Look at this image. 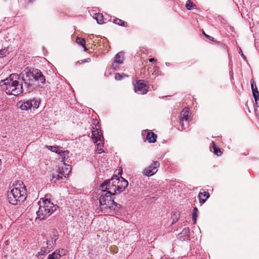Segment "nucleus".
Returning <instances> with one entry per match:
<instances>
[{
	"label": "nucleus",
	"mask_w": 259,
	"mask_h": 259,
	"mask_svg": "<svg viewBox=\"0 0 259 259\" xmlns=\"http://www.w3.org/2000/svg\"><path fill=\"white\" fill-rule=\"evenodd\" d=\"M22 79L24 81V86L27 88H33L35 86H41L40 84L36 85L35 81L38 83H45L46 78L42 72L37 69L32 67H26L22 73Z\"/></svg>",
	"instance_id": "f257e3e1"
},
{
	"label": "nucleus",
	"mask_w": 259,
	"mask_h": 259,
	"mask_svg": "<svg viewBox=\"0 0 259 259\" xmlns=\"http://www.w3.org/2000/svg\"><path fill=\"white\" fill-rule=\"evenodd\" d=\"M18 78V74H11L9 77L1 80V88L8 95L18 96L22 93L24 91L23 85L17 80Z\"/></svg>",
	"instance_id": "f03ea898"
},
{
	"label": "nucleus",
	"mask_w": 259,
	"mask_h": 259,
	"mask_svg": "<svg viewBox=\"0 0 259 259\" xmlns=\"http://www.w3.org/2000/svg\"><path fill=\"white\" fill-rule=\"evenodd\" d=\"M39 208L36 211L37 219L39 220H45L51 215L58 207L57 205H54L48 199H42L38 202Z\"/></svg>",
	"instance_id": "7ed1b4c3"
},
{
	"label": "nucleus",
	"mask_w": 259,
	"mask_h": 259,
	"mask_svg": "<svg viewBox=\"0 0 259 259\" xmlns=\"http://www.w3.org/2000/svg\"><path fill=\"white\" fill-rule=\"evenodd\" d=\"M26 198L24 187L14 188L8 193L9 202L13 205H17L24 201Z\"/></svg>",
	"instance_id": "20e7f679"
},
{
	"label": "nucleus",
	"mask_w": 259,
	"mask_h": 259,
	"mask_svg": "<svg viewBox=\"0 0 259 259\" xmlns=\"http://www.w3.org/2000/svg\"><path fill=\"white\" fill-rule=\"evenodd\" d=\"M99 195L100 196L99 199L100 206L106 205L110 208L114 209L120 207V205L114 201V198L112 197L113 195L107 194L106 192H104L102 190H101Z\"/></svg>",
	"instance_id": "39448f33"
},
{
	"label": "nucleus",
	"mask_w": 259,
	"mask_h": 259,
	"mask_svg": "<svg viewBox=\"0 0 259 259\" xmlns=\"http://www.w3.org/2000/svg\"><path fill=\"white\" fill-rule=\"evenodd\" d=\"M118 180L117 176L111 178L109 180H106L100 185L101 190L107 194L114 195L117 191V187L116 182Z\"/></svg>",
	"instance_id": "423d86ee"
},
{
	"label": "nucleus",
	"mask_w": 259,
	"mask_h": 259,
	"mask_svg": "<svg viewBox=\"0 0 259 259\" xmlns=\"http://www.w3.org/2000/svg\"><path fill=\"white\" fill-rule=\"evenodd\" d=\"M40 102V100L33 98V99L19 101L17 103V106L22 110L27 111L31 109L32 108L33 109L38 108Z\"/></svg>",
	"instance_id": "0eeeda50"
},
{
	"label": "nucleus",
	"mask_w": 259,
	"mask_h": 259,
	"mask_svg": "<svg viewBox=\"0 0 259 259\" xmlns=\"http://www.w3.org/2000/svg\"><path fill=\"white\" fill-rule=\"evenodd\" d=\"M159 165L160 164L158 161H154L149 167L144 169L143 171V175L147 177L153 176L157 171V168Z\"/></svg>",
	"instance_id": "6e6552de"
},
{
	"label": "nucleus",
	"mask_w": 259,
	"mask_h": 259,
	"mask_svg": "<svg viewBox=\"0 0 259 259\" xmlns=\"http://www.w3.org/2000/svg\"><path fill=\"white\" fill-rule=\"evenodd\" d=\"M70 172V168L66 167L65 169L62 168L61 170L58 169L53 174L52 179L51 180L53 181L55 179L56 180H60L63 179V177H66V176L68 175Z\"/></svg>",
	"instance_id": "1a4fd4ad"
},
{
	"label": "nucleus",
	"mask_w": 259,
	"mask_h": 259,
	"mask_svg": "<svg viewBox=\"0 0 259 259\" xmlns=\"http://www.w3.org/2000/svg\"><path fill=\"white\" fill-rule=\"evenodd\" d=\"M135 91L139 94H145L148 91V87L143 81L139 80L135 85Z\"/></svg>",
	"instance_id": "9d476101"
},
{
	"label": "nucleus",
	"mask_w": 259,
	"mask_h": 259,
	"mask_svg": "<svg viewBox=\"0 0 259 259\" xmlns=\"http://www.w3.org/2000/svg\"><path fill=\"white\" fill-rule=\"evenodd\" d=\"M92 138L94 143L104 142V137L100 128L92 131Z\"/></svg>",
	"instance_id": "9b49d317"
},
{
	"label": "nucleus",
	"mask_w": 259,
	"mask_h": 259,
	"mask_svg": "<svg viewBox=\"0 0 259 259\" xmlns=\"http://www.w3.org/2000/svg\"><path fill=\"white\" fill-rule=\"evenodd\" d=\"M189 111L188 109L183 110L180 116V124L182 126H184V120H186V126H188L189 125Z\"/></svg>",
	"instance_id": "f8f14e48"
},
{
	"label": "nucleus",
	"mask_w": 259,
	"mask_h": 259,
	"mask_svg": "<svg viewBox=\"0 0 259 259\" xmlns=\"http://www.w3.org/2000/svg\"><path fill=\"white\" fill-rule=\"evenodd\" d=\"M118 180L116 182L117 187V192L121 193L123 192L125 189L127 187L128 183L127 181L121 177V179L119 177H117Z\"/></svg>",
	"instance_id": "ddd939ff"
},
{
	"label": "nucleus",
	"mask_w": 259,
	"mask_h": 259,
	"mask_svg": "<svg viewBox=\"0 0 259 259\" xmlns=\"http://www.w3.org/2000/svg\"><path fill=\"white\" fill-rule=\"evenodd\" d=\"M124 53L123 52H120L115 55L114 62L117 64H123L124 63Z\"/></svg>",
	"instance_id": "4468645a"
},
{
	"label": "nucleus",
	"mask_w": 259,
	"mask_h": 259,
	"mask_svg": "<svg viewBox=\"0 0 259 259\" xmlns=\"http://www.w3.org/2000/svg\"><path fill=\"white\" fill-rule=\"evenodd\" d=\"M57 232L56 231H53V237H52L51 240H48L47 244L49 246L50 249H53V246L56 244V241L58 239Z\"/></svg>",
	"instance_id": "2eb2a0df"
},
{
	"label": "nucleus",
	"mask_w": 259,
	"mask_h": 259,
	"mask_svg": "<svg viewBox=\"0 0 259 259\" xmlns=\"http://www.w3.org/2000/svg\"><path fill=\"white\" fill-rule=\"evenodd\" d=\"M47 148L52 152L59 154L61 156L64 155L65 153H68V151H63L60 150L59 147L58 146H47Z\"/></svg>",
	"instance_id": "dca6fc26"
},
{
	"label": "nucleus",
	"mask_w": 259,
	"mask_h": 259,
	"mask_svg": "<svg viewBox=\"0 0 259 259\" xmlns=\"http://www.w3.org/2000/svg\"><path fill=\"white\" fill-rule=\"evenodd\" d=\"M49 246H47V247H41L40 251L38 252L36 255L38 258L40 259L43 258V256L48 254L50 251Z\"/></svg>",
	"instance_id": "f3484780"
},
{
	"label": "nucleus",
	"mask_w": 259,
	"mask_h": 259,
	"mask_svg": "<svg viewBox=\"0 0 259 259\" xmlns=\"http://www.w3.org/2000/svg\"><path fill=\"white\" fill-rule=\"evenodd\" d=\"M157 135L153 132H149L147 135V139L149 143H155L156 141Z\"/></svg>",
	"instance_id": "a211bd4d"
},
{
	"label": "nucleus",
	"mask_w": 259,
	"mask_h": 259,
	"mask_svg": "<svg viewBox=\"0 0 259 259\" xmlns=\"http://www.w3.org/2000/svg\"><path fill=\"white\" fill-rule=\"evenodd\" d=\"M60 250H56L52 254H49L48 259H59L61 257Z\"/></svg>",
	"instance_id": "6ab92c4d"
},
{
	"label": "nucleus",
	"mask_w": 259,
	"mask_h": 259,
	"mask_svg": "<svg viewBox=\"0 0 259 259\" xmlns=\"http://www.w3.org/2000/svg\"><path fill=\"white\" fill-rule=\"evenodd\" d=\"M94 18L97 20L98 24H101L104 23V17L102 14H95Z\"/></svg>",
	"instance_id": "aec40b11"
},
{
	"label": "nucleus",
	"mask_w": 259,
	"mask_h": 259,
	"mask_svg": "<svg viewBox=\"0 0 259 259\" xmlns=\"http://www.w3.org/2000/svg\"><path fill=\"white\" fill-rule=\"evenodd\" d=\"M198 210L196 207H194L193 208V211L192 213V220L194 222V223L195 224L197 220V218L198 215Z\"/></svg>",
	"instance_id": "412c9836"
},
{
	"label": "nucleus",
	"mask_w": 259,
	"mask_h": 259,
	"mask_svg": "<svg viewBox=\"0 0 259 259\" xmlns=\"http://www.w3.org/2000/svg\"><path fill=\"white\" fill-rule=\"evenodd\" d=\"M97 146L96 151L98 153L100 154L104 152L102 149V147H103L104 142H99L95 143Z\"/></svg>",
	"instance_id": "4be33fe9"
},
{
	"label": "nucleus",
	"mask_w": 259,
	"mask_h": 259,
	"mask_svg": "<svg viewBox=\"0 0 259 259\" xmlns=\"http://www.w3.org/2000/svg\"><path fill=\"white\" fill-rule=\"evenodd\" d=\"M114 22L120 26H127V23L120 19L118 18H115L114 20Z\"/></svg>",
	"instance_id": "5701e85b"
},
{
	"label": "nucleus",
	"mask_w": 259,
	"mask_h": 259,
	"mask_svg": "<svg viewBox=\"0 0 259 259\" xmlns=\"http://www.w3.org/2000/svg\"><path fill=\"white\" fill-rule=\"evenodd\" d=\"M9 54L8 48H5L0 50V58H3L7 56Z\"/></svg>",
	"instance_id": "b1692460"
},
{
	"label": "nucleus",
	"mask_w": 259,
	"mask_h": 259,
	"mask_svg": "<svg viewBox=\"0 0 259 259\" xmlns=\"http://www.w3.org/2000/svg\"><path fill=\"white\" fill-rule=\"evenodd\" d=\"M251 90L253 98H258V96H259V92L258 91L256 84H255V88L251 89Z\"/></svg>",
	"instance_id": "393cba45"
},
{
	"label": "nucleus",
	"mask_w": 259,
	"mask_h": 259,
	"mask_svg": "<svg viewBox=\"0 0 259 259\" xmlns=\"http://www.w3.org/2000/svg\"><path fill=\"white\" fill-rule=\"evenodd\" d=\"M76 41L78 44L81 46L84 45V44L85 43V39L79 37H77Z\"/></svg>",
	"instance_id": "a878e982"
},
{
	"label": "nucleus",
	"mask_w": 259,
	"mask_h": 259,
	"mask_svg": "<svg viewBox=\"0 0 259 259\" xmlns=\"http://www.w3.org/2000/svg\"><path fill=\"white\" fill-rule=\"evenodd\" d=\"M202 196L205 197L206 199H207L209 197V194L206 191H204L203 192H200L198 194V197H202Z\"/></svg>",
	"instance_id": "bb28decb"
},
{
	"label": "nucleus",
	"mask_w": 259,
	"mask_h": 259,
	"mask_svg": "<svg viewBox=\"0 0 259 259\" xmlns=\"http://www.w3.org/2000/svg\"><path fill=\"white\" fill-rule=\"evenodd\" d=\"M213 144L214 145V143L212 142ZM214 153L218 156H221L222 154V152L221 149L214 145L213 146Z\"/></svg>",
	"instance_id": "cd10ccee"
},
{
	"label": "nucleus",
	"mask_w": 259,
	"mask_h": 259,
	"mask_svg": "<svg viewBox=\"0 0 259 259\" xmlns=\"http://www.w3.org/2000/svg\"><path fill=\"white\" fill-rule=\"evenodd\" d=\"M195 4H193V3L190 0H189L187 2V4L186 5V7L188 10H191L193 6H195Z\"/></svg>",
	"instance_id": "c85d7f7f"
},
{
	"label": "nucleus",
	"mask_w": 259,
	"mask_h": 259,
	"mask_svg": "<svg viewBox=\"0 0 259 259\" xmlns=\"http://www.w3.org/2000/svg\"><path fill=\"white\" fill-rule=\"evenodd\" d=\"M125 76H127V75H126L124 73H122V74H120V73H116L115 74V78L116 80H121L123 77H125Z\"/></svg>",
	"instance_id": "c756f323"
},
{
	"label": "nucleus",
	"mask_w": 259,
	"mask_h": 259,
	"mask_svg": "<svg viewBox=\"0 0 259 259\" xmlns=\"http://www.w3.org/2000/svg\"><path fill=\"white\" fill-rule=\"evenodd\" d=\"M189 233L190 232L189 228H186L183 230L182 232H181V234L184 236H187L189 237Z\"/></svg>",
	"instance_id": "7c9ffc66"
},
{
	"label": "nucleus",
	"mask_w": 259,
	"mask_h": 259,
	"mask_svg": "<svg viewBox=\"0 0 259 259\" xmlns=\"http://www.w3.org/2000/svg\"><path fill=\"white\" fill-rule=\"evenodd\" d=\"M91 62L90 58H87L83 60H81L78 61V63L79 64L84 63H90Z\"/></svg>",
	"instance_id": "2f4dec72"
},
{
	"label": "nucleus",
	"mask_w": 259,
	"mask_h": 259,
	"mask_svg": "<svg viewBox=\"0 0 259 259\" xmlns=\"http://www.w3.org/2000/svg\"><path fill=\"white\" fill-rule=\"evenodd\" d=\"M203 34L205 35V36L206 38H207L208 39H209V40H210L213 41V39H214V38H213V37H212V36H209V35H208L206 34L204 31L203 32Z\"/></svg>",
	"instance_id": "473e14b6"
},
{
	"label": "nucleus",
	"mask_w": 259,
	"mask_h": 259,
	"mask_svg": "<svg viewBox=\"0 0 259 259\" xmlns=\"http://www.w3.org/2000/svg\"><path fill=\"white\" fill-rule=\"evenodd\" d=\"M199 200V202L201 204H203L206 200L207 199H203L202 197H198Z\"/></svg>",
	"instance_id": "72a5a7b5"
},
{
	"label": "nucleus",
	"mask_w": 259,
	"mask_h": 259,
	"mask_svg": "<svg viewBox=\"0 0 259 259\" xmlns=\"http://www.w3.org/2000/svg\"><path fill=\"white\" fill-rule=\"evenodd\" d=\"M256 105L259 107V96L258 98H254Z\"/></svg>",
	"instance_id": "f704fd0d"
},
{
	"label": "nucleus",
	"mask_w": 259,
	"mask_h": 259,
	"mask_svg": "<svg viewBox=\"0 0 259 259\" xmlns=\"http://www.w3.org/2000/svg\"><path fill=\"white\" fill-rule=\"evenodd\" d=\"M250 83H251V89H254L255 88V83H254V81L253 80V79H252L251 80H250Z\"/></svg>",
	"instance_id": "c9c22d12"
},
{
	"label": "nucleus",
	"mask_w": 259,
	"mask_h": 259,
	"mask_svg": "<svg viewBox=\"0 0 259 259\" xmlns=\"http://www.w3.org/2000/svg\"><path fill=\"white\" fill-rule=\"evenodd\" d=\"M149 62L154 63L156 62V60H155L154 59H149Z\"/></svg>",
	"instance_id": "e433bc0d"
},
{
	"label": "nucleus",
	"mask_w": 259,
	"mask_h": 259,
	"mask_svg": "<svg viewBox=\"0 0 259 259\" xmlns=\"http://www.w3.org/2000/svg\"><path fill=\"white\" fill-rule=\"evenodd\" d=\"M184 126H182V130L185 129L187 126H186V120H184Z\"/></svg>",
	"instance_id": "4c0bfd02"
},
{
	"label": "nucleus",
	"mask_w": 259,
	"mask_h": 259,
	"mask_svg": "<svg viewBox=\"0 0 259 259\" xmlns=\"http://www.w3.org/2000/svg\"><path fill=\"white\" fill-rule=\"evenodd\" d=\"M84 49V50L85 51H87L88 50V49L87 48V47H85V44H84V45H82V46Z\"/></svg>",
	"instance_id": "58836bf2"
},
{
	"label": "nucleus",
	"mask_w": 259,
	"mask_h": 259,
	"mask_svg": "<svg viewBox=\"0 0 259 259\" xmlns=\"http://www.w3.org/2000/svg\"><path fill=\"white\" fill-rule=\"evenodd\" d=\"M240 52H241V53H242L241 56H242L244 58H245V56H244V55H243V53H242V51H241V50H240Z\"/></svg>",
	"instance_id": "ea45409f"
},
{
	"label": "nucleus",
	"mask_w": 259,
	"mask_h": 259,
	"mask_svg": "<svg viewBox=\"0 0 259 259\" xmlns=\"http://www.w3.org/2000/svg\"><path fill=\"white\" fill-rule=\"evenodd\" d=\"M41 60L42 61H41V62L43 61H47V60L45 59V58H41Z\"/></svg>",
	"instance_id": "a19ab883"
},
{
	"label": "nucleus",
	"mask_w": 259,
	"mask_h": 259,
	"mask_svg": "<svg viewBox=\"0 0 259 259\" xmlns=\"http://www.w3.org/2000/svg\"><path fill=\"white\" fill-rule=\"evenodd\" d=\"M154 68H155L156 69L157 68V66H155Z\"/></svg>",
	"instance_id": "79ce46f5"
},
{
	"label": "nucleus",
	"mask_w": 259,
	"mask_h": 259,
	"mask_svg": "<svg viewBox=\"0 0 259 259\" xmlns=\"http://www.w3.org/2000/svg\"><path fill=\"white\" fill-rule=\"evenodd\" d=\"M2 227V226L1 224H0V229Z\"/></svg>",
	"instance_id": "37998d69"
}]
</instances>
